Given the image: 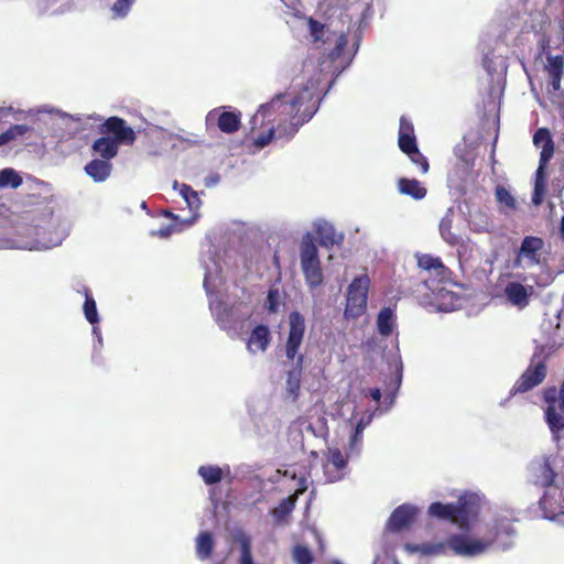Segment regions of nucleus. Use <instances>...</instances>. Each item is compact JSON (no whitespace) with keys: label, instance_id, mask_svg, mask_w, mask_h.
Masks as SVG:
<instances>
[{"label":"nucleus","instance_id":"1","mask_svg":"<svg viewBox=\"0 0 564 564\" xmlns=\"http://www.w3.org/2000/svg\"><path fill=\"white\" fill-rule=\"evenodd\" d=\"M286 94H276L269 102L259 107L251 119V130L267 126L264 132H260L253 139L258 148L267 147L275 133L274 122L278 121L276 131L279 138L291 139L299 128L310 121L317 110V98L308 88L288 100Z\"/></svg>","mask_w":564,"mask_h":564},{"label":"nucleus","instance_id":"2","mask_svg":"<svg viewBox=\"0 0 564 564\" xmlns=\"http://www.w3.org/2000/svg\"><path fill=\"white\" fill-rule=\"evenodd\" d=\"M550 18L543 11L531 14V29L535 33H544L550 25ZM541 54L546 56L545 70L549 75V95L551 101L556 105L564 116V91L561 89V80L564 73V18L558 21L554 35L542 34L539 40Z\"/></svg>","mask_w":564,"mask_h":564},{"label":"nucleus","instance_id":"3","mask_svg":"<svg viewBox=\"0 0 564 564\" xmlns=\"http://www.w3.org/2000/svg\"><path fill=\"white\" fill-rule=\"evenodd\" d=\"M479 506L474 495H462L455 503L433 502L427 509L432 518L449 521L459 529L468 531L471 520L478 516Z\"/></svg>","mask_w":564,"mask_h":564},{"label":"nucleus","instance_id":"4","mask_svg":"<svg viewBox=\"0 0 564 564\" xmlns=\"http://www.w3.org/2000/svg\"><path fill=\"white\" fill-rule=\"evenodd\" d=\"M404 549L410 553L420 552L423 555L437 556L446 555L451 550L454 555L471 557L485 552V545L480 542H470V539L463 534H452L445 541L436 543L411 544L406 543Z\"/></svg>","mask_w":564,"mask_h":564},{"label":"nucleus","instance_id":"5","mask_svg":"<svg viewBox=\"0 0 564 564\" xmlns=\"http://www.w3.org/2000/svg\"><path fill=\"white\" fill-rule=\"evenodd\" d=\"M560 458L556 455H542L533 458L528 466L530 479L533 485L544 489L564 481L560 473Z\"/></svg>","mask_w":564,"mask_h":564},{"label":"nucleus","instance_id":"6","mask_svg":"<svg viewBox=\"0 0 564 564\" xmlns=\"http://www.w3.org/2000/svg\"><path fill=\"white\" fill-rule=\"evenodd\" d=\"M369 288L370 279L367 274L352 279L346 293L345 319L355 321L366 313Z\"/></svg>","mask_w":564,"mask_h":564},{"label":"nucleus","instance_id":"7","mask_svg":"<svg viewBox=\"0 0 564 564\" xmlns=\"http://www.w3.org/2000/svg\"><path fill=\"white\" fill-rule=\"evenodd\" d=\"M300 259L306 284L310 289L318 288L323 283V270L317 247L310 236L302 241Z\"/></svg>","mask_w":564,"mask_h":564},{"label":"nucleus","instance_id":"8","mask_svg":"<svg viewBox=\"0 0 564 564\" xmlns=\"http://www.w3.org/2000/svg\"><path fill=\"white\" fill-rule=\"evenodd\" d=\"M546 408L544 410L545 422L554 435L564 430V380L558 390L550 387L543 393Z\"/></svg>","mask_w":564,"mask_h":564},{"label":"nucleus","instance_id":"9","mask_svg":"<svg viewBox=\"0 0 564 564\" xmlns=\"http://www.w3.org/2000/svg\"><path fill=\"white\" fill-rule=\"evenodd\" d=\"M306 324L304 316L293 311L289 314V333L285 343V357L290 361H295L296 368H302L304 356L299 354L305 335Z\"/></svg>","mask_w":564,"mask_h":564},{"label":"nucleus","instance_id":"10","mask_svg":"<svg viewBox=\"0 0 564 564\" xmlns=\"http://www.w3.org/2000/svg\"><path fill=\"white\" fill-rule=\"evenodd\" d=\"M514 534L513 520L507 516H497L487 532V536L481 540L470 539V542L484 544L485 552L494 544H497L501 550H507L511 545L510 538Z\"/></svg>","mask_w":564,"mask_h":564},{"label":"nucleus","instance_id":"11","mask_svg":"<svg viewBox=\"0 0 564 564\" xmlns=\"http://www.w3.org/2000/svg\"><path fill=\"white\" fill-rule=\"evenodd\" d=\"M52 202L53 194L51 185L37 178H31L29 181V191L22 199L23 206L30 209L33 207H44L47 209L48 214L52 215L53 210L50 206Z\"/></svg>","mask_w":564,"mask_h":564},{"label":"nucleus","instance_id":"12","mask_svg":"<svg viewBox=\"0 0 564 564\" xmlns=\"http://www.w3.org/2000/svg\"><path fill=\"white\" fill-rule=\"evenodd\" d=\"M98 129L100 134L110 137V140L115 141L118 145H130L135 140L134 130L127 124L124 119L117 116L106 119Z\"/></svg>","mask_w":564,"mask_h":564},{"label":"nucleus","instance_id":"13","mask_svg":"<svg viewBox=\"0 0 564 564\" xmlns=\"http://www.w3.org/2000/svg\"><path fill=\"white\" fill-rule=\"evenodd\" d=\"M207 129L217 127L221 132L232 134L240 129L241 113L228 111L225 107L210 110L205 118Z\"/></svg>","mask_w":564,"mask_h":564},{"label":"nucleus","instance_id":"14","mask_svg":"<svg viewBox=\"0 0 564 564\" xmlns=\"http://www.w3.org/2000/svg\"><path fill=\"white\" fill-rule=\"evenodd\" d=\"M539 506L546 519L554 520L564 516V480L546 488L539 500Z\"/></svg>","mask_w":564,"mask_h":564},{"label":"nucleus","instance_id":"15","mask_svg":"<svg viewBox=\"0 0 564 564\" xmlns=\"http://www.w3.org/2000/svg\"><path fill=\"white\" fill-rule=\"evenodd\" d=\"M347 457L338 448H328L326 462L323 464L324 476L327 482L341 480L347 474Z\"/></svg>","mask_w":564,"mask_h":564},{"label":"nucleus","instance_id":"16","mask_svg":"<svg viewBox=\"0 0 564 564\" xmlns=\"http://www.w3.org/2000/svg\"><path fill=\"white\" fill-rule=\"evenodd\" d=\"M546 377V366L543 361L531 364L512 387V393H524L539 386Z\"/></svg>","mask_w":564,"mask_h":564},{"label":"nucleus","instance_id":"17","mask_svg":"<svg viewBox=\"0 0 564 564\" xmlns=\"http://www.w3.org/2000/svg\"><path fill=\"white\" fill-rule=\"evenodd\" d=\"M417 512L416 507L408 503L397 507L387 521L386 530L398 533L409 529L415 522Z\"/></svg>","mask_w":564,"mask_h":564},{"label":"nucleus","instance_id":"18","mask_svg":"<svg viewBox=\"0 0 564 564\" xmlns=\"http://www.w3.org/2000/svg\"><path fill=\"white\" fill-rule=\"evenodd\" d=\"M505 296L510 304L519 310L525 308L530 303V297L533 292V286H525L520 282H509L505 286Z\"/></svg>","mask_w":564,"mask_h":564},{"label":"nucleus","instance_id":"19","mask_svg":"<svg viewBox=\"0 0 564 564\" xmlns=\"http://www.w3.org/2000/svg\"><path fill=\"white\" fill-rule=\"evenodd\" d=\"M271 339L269 326L259 324L251 330L247 339V349L250 354L263 352L269 348Z\"/></svg>","mask_w":564,"mask_h":564},{"label":"nucleus","instance_id":"20","mask_svg":"<svg viewBox=\"0 0 564 564\" xmlns=\"http://www.w3.org/2000/svg\"><path fill=\"white\" fill-rule=\"evenodd\" d=\"M544 247V241L540 237L527 236L523 238L518 252L517 260L528 259L532 264L540 263V252Z\"/></svg>","mask_w":564,"mask_h":564},{"label":"nucleus","instance_id":"21","mask_svg":"<svg viewBox=\"0 0 564 564\" xmlns=\"http://www.w3.org/2000/svg\"><path fill=\"white\" fill-rule=\"evenodd\" d=\"M417 264L421 269L433 273L440 282L446 281L451 271L444 265L441 258L431 254H421L417 257Z\"/></svg>","mask_w":564,"mask_h":564},{"label":"nucleus","instance_id":"22","mask_svg":"<svg viewBox=\"0 0 564 564\" xmlns=\"http://www.w3.org/2000/svg\"><path fill=\"white\" fill-rule=\"evenodd\" d=\"M316 234L319 239V245L330 249L334 246H341L344 242V235L337 232L333 225L324 223L317 226Z\"/></svg>","mask_w":564,"mask_h":564},{"label":"nucleus","instance_id":"23","mask_svg":"<svg viewBox=\"0 0 564 564\" xmlns=\"http://www.w3.org/2000/svg\"><path fill=\"white\" fill-rule=\"evenodd\" d=\"M398 191L415 200L423 199L427 189L415 178L400 177L397 182Z\"/></svg>","mask_w":564,"mask_h":564},{"label":"nucleus","instance_id":"24","mask_svg":"<svg viewBox=\"0 0 564 564\" xmlns=\"http://www.w3.org/2000/svg\"><path fill=\"white\" fill-rule=\"evenodd\" d=\"M112 171V164L106 160L94 159L85 165V172L95 182L106 181Z\"/></svg>","mask_w":564,"mask_h":564},{"label":"nucleus","instance_id":"25","mask_svg":"<svg viewBox=\"0 0 564 564\" xmlns=\"http://www.w3.org/2000/svg\"><path fill=\"white\" fill-rule=\"evenodd\" d=\"M397 323V316L391 307H383L377 315V329L382 337L392 335Z\"/></svg>","mask_w":564,"mask_h":564},{"label":"nucleus","instance_id":"26","mask_svg":"<svg viewBox=\"0 0 564 564\" xmlns=\"http://www.w3.org/2000/svg\"><path fill=\"white\" fill-rule=\"evenodd\" d=\"M119 145L115 141L110 140V137H104L96 139L91 145L95 153L101 156L100 160L110 161L118 154Z\"/></svg>","mask_w":564,"mask_h":564},{"label":"nucleus","instance_id":"27","mask_svg":"<svg viewBox=\"0 0 564 564\" xmlns=\"http://www.w3.org/2000/svg\"><path fill=\"white\" fill-rule=\"evenodd\" d=\"M533 143L539 147L542 144L540 156H553L554 142L547 128H539L533 135Z\"/></svg>","mask_w":564,"mask_h":564},{"label":"nucleus","instance_id":"28","mask_svg":"<svg viewBox=\"0 0 564 564\" xmlns=\"http://www.w3.org/2000/svg\"><path fill=\"white\" fill-rule=\"evenodd\" d=\"M215 542L212 533L204 531L196 538V554L200 560H207L212 556Z\"/></svg>","mask_w":564,"mask_h":564},{"label":"nucleus","instance_id":"29","mask_svg":"<svg viewBox=\"0 0 564 564\" xmlns=\"http://www.w3.org/2000/svg\"><path fill=\"white\" fill-rule=\"evenodd\" d=\"M236 541L240 544L239 564H254L252 558L251 539L248 534L240 531L236 534Z\"/></svg>","mask_w":564,"mask_h":564},{"label":"nucleus","instance_id":"30","mask_svg":"<svg viewBox=\"0 0 564 564\" xmlns=\"http://www.w3.org/2000/svg\"><path fill=\"white\" fill-rule=\"evenodd\" d=\"M22 182L21 175L15 170L11 167L0 170V188H18Z\"/></svg>","mask_w":564,"mask_h":564},{"label":"nucleus","instance_id":"31","mask_svg":"<svg viewBox=\"0 0 564 564\" xmlns=\"http://www.w3.org/2000/svg\"><path fill=\"white\" fill-rule=\"evenodd\" d=\"M299 424L302 430L310 432L314 436H323L327 431L326 419L321 415L316 419V426L307 417H300Z\"/></svg>","mask_w":564,"mask_h":564},{"label":"nucleus","instance_id":"32","mask_svg":"<svg viewBox=\"0 0 564 564\" xmlns=\"http://www.w3.org/2000/svg\"><path fill=\"white\" fill-rule=\"evenodd\" d=\"M83 308L85 317L89 324L95 325L99 323L97 304L88 289L85 290V302Z\"/></svg>","mask_w":564,"mask_h":564},{"label":"nucleus","instance_id":"33","mask_svg":"<svg viewBox=\"0 0 564 564\" xmlns=\"http://www.w3.org/2000/svg\"><path fill=\"white\" fill-rule=\"evenodd\" d=\"M198 475L203 478L206 485H214L223 479V470L218 466L206 465L198 468Z\"/></svg>","mask_w":564,"mask_h":564},{"label":"nucleus","instance_id":"34","mask_svg":"<svg viewBox=\"0 0 564 564\" xmlns=\"http://www.w3.org/2000/svg\"><path fill=\"white\" fill-rule=\"evenodd\" d=\"M30 131V127L26 124H13L7 131L0 134V147L8 144L15 140L18 137L24 135Z\"/></svg>","mask_w":564,"mask_h":564},{"label":"nucleus","instance_id":"35","mask_svg":"<svg viewBox=\"0 0 564 564\" xmlns=\"http://www.w3.org/2000/svg\"><path fill=\"white\" fill-rule=\"evenodd\" d=\"M440 234L442 238L449 245L456 246L460 242V237L452 231V219L443 218L440 223Z\"/></svg>","mask_w":564,"mask_h":564},{"label":"nucleus","instance_id":"36","mask_svg":"<svg viewBox=\"0 0 564 564\" xmlns=\"http://www.w3.org/2000/svg\"><path fill=\"white\" fill-rule=\"evenodd\" d=\"M495 194L498 203L503 209L514 210L517 208L514 197L505 186H497Z\"/></svg>","mask_w":564,"mask_h":564},{"label":"nucleus","instance_id":"37","mask_svg":"<svg viewBox=\"0 0 564 564\" xmlns=\"http://www.w3.org/2000/svg\"><path fill=\"white\" fill-rule=\"evenodd\" d=\"M307 25H308L310 34L313 39V42L324 44L325 43L324 34H325L326 25L324 23L315 20L312 17H310L307 19Z\"/></svg>","mask_w":564,"mask_h":564},{"label":"nucleus","instance_id":"38","mask_svg":"<svg viewBox=\"0 0 564 564\" xmlns=\"http://www.w3.org/2000/svg\"><path fill=\"white\" fill-rule=\"evenodd\" d=\"M181 194L191 210H197L200 207V198L198 197L197 192H195L189 185L183 184Z\"/></svg>","mask_w":564,"mask_h":564},{"label":"nucleus","instance_id":"39","mask_svg":"<svg viewBox=\"0 0 564 564\" xmlns=\"http://www.w3.org/2000/svg\"><path fill=\"white\" fill-rule=\"evenodd\" d=\"M164 215L166 217L173 218V223L167 226L161 227L158 231L152 230L151 231L152 236L159 235L160 237L166 238V237L171 236L173 232L182 230L183 224L177 221L176 217H174V215L172 213L164 212Z\"/></svg>","mask_w":564,"mask_h":564},{"label":"nucleus","instance_id":"40","mask_svg":"<svg viewBox=\"0 0 564 564\" xmlns=\"http://www.w3.org/2000/svg\"><path fill=\"white\" fill-rule=\"evenodd\" d=\"M293 558L296 564H312L314 562L312 552L305 545H296L293 549Z\"/></svg>","mask_w":564,"mask_h":564},{"label":"nucleus","instance_id":"41","mask_svg":"<svg viewBox=\"0 0 564 564\" xmlns=\"http://www.w3.org/2000/svg\"><path fill=\"white\" fill-rule=\"evenodd\" d=\"M411 162L415 164L421 174H426L430 170V163L427 161V158L416 148V150H413L410 152V154H406Z\"/></svg>","mask_w":564,"mask_h":564},{"label":"nucleus","instance_id":"42","mask_svg":"<svg viewBox=\"0 0 564 564\" xmlns=\"http://www.w3.org/2000/svg\"><path fill=\"white\" fill-rule=\"evenodd\" d=\"M134 2L135 0H117L111 7L112 18H124Z\"/></svg>","mask_w":564,"mask_h":564},{"label":"nucleus","instance_id":"43","mask_svg":"<svg viewBox=\"0 0 564 564\" xmlns=\"http://www.w3.org/2000/svg\"><path fill=\"white\" fill-rule=\"evenodd\" d=\"M280 292L276 288H270L267 295V311L274 314L279 311Z\"/></svg>","mask_w":564,"mask_h":564},{"label":"nucleus","instance_id":"44","mask_svg":"<svg viewBox=\"0 0 564 564\" xmlns=\"http://www.w3.org/2000/svg\"><path fill=\"white\" fill-rule=\"evenodd\" d=\"M398 145L404 154H410L417 148L416 138L415 135H398Z\"/></svg>","mask_w":564,"mask_h":564},{"label":"nucleus","instance_id":"45","mask_svg":"<svg viewBox=\"0 0 564 564\" xmlns=\"http://www.w3.org/2000/svg\"><path fill=\"white\" fill-rule=\"evenodd\" d=\"M551 156H540L539 160V167L535 172V181L534 184H544L546 186V167L549 164V161L551 160Z\"/></svg>","mask_w":564,"mask_h":564},{"label":"nucleus","instance_id":"46","mask_svg":"<svg viewBox=\"0 0 564 564\" xmlns=\"http://www.w3.org/2000/svg\"><path fill=\"white\" fill-rule=\"evenodd\" d=\"M399 135H415L414 126L405 116H401L400 118Z\"/></svg>","mask_w":564,"mask_h":564},{"label":"nucleus","instance_id":"47","mask_svg":"<svg viewBox=\"0 0 564 564\" xmlns=\"http://www.w3.org/2000/svg\"><path fill=\"white\" fill-rule=\"evenodd\" d=\"M546 186L544 184H534V191L532 195V203L535 206H539L542 204L544 194H545Z\"/></svg>","mask_w":564,"mask_h":564},{"label":"nucleus","instance_id":"48","mask_svg":"<svg viewBox=\"0 0 564 564\" xmlns=\"http://www.w3.org/2000/svg\"><path fill=\"white\" fill-rule=\"evenodd\" d=\"M347 45V36L345 34H340L336 41V45L332 52L334 57H339Z\"/></svg>","mask_w":564,"mask_h":564},{"label":"nucleus","instance_id":"49","mask_svg":"<svg viewBox=\"0 0 564 564\" xmlns=\"http://www.w3.org/2000/svg\"><path fill=\"white\" fill-rule=\"evenodd\" d=\"M290 386V392L293 394L294 398L297 397L299 390H300V382L299 380H295L294 382L291 380V377L288 380Z\"/></svg>","mask_w":564,"mask_h":564},{"label":"nucleus","instance_id":"50","mask_svg":"<svg viewBox=\"0 0 564 564\" xmlns=\"http://www.w3.org/2000/svg\"><path fill=\"white\" fill-rule=\"evenodd\" d=\"M293 506H294V503L291 500V498L283 500L282 503L280 505L281 510L284 513H289L292 510Z\"/></svg>","mask_w":564,"mask_h":564},{"label":"nucleus","instance_id":"51","mask_svg":"<svg viewBox=\"0 0 564 564\" xmlns=\"http://www.w3.org/2000/svg\"><path fill=\"white\" fill-rule=\"evenodd\" d=\"M361 440V427L360 424L357 426L355 433L351 436L350 445L354 446L357 442Z\"/></svg>","mask_w":564,"mask_h":564},{"label":"nucleus","instance_id":"52","mask_svg":"<svg viewBox=\"0 0 564 564\" xmlns=\"http://www.w3.org/2000/svg\"><path fill=\"white\" fill-rule=\"evenodd\" d=\"M369 395L373 401L379 402L381 399V391L379 388H372L369 390Z\"/></svg>","mask_w":564,"mask_h":564},{"label":"nucleus","instance_id":"53","mask_svg":"<svg viewBox=\"0 0 564 564\" xmlns=\"http://www.w3.org/2000/svg\"><path fill=\"white\" fill-rule=\"evenodd\" d=\"M561 231L564 235V216L561 219Z\"/></svg>","mask_w":564,"mask_h":564},{"label":"nucleus","instance_id":"54","mask_svg":"<svg viewBox=\"0 0 564 564\" xmlns=\"http://www.w3.org/2000/svg\"><path fill=\"white\" fill-rule=\"evenodd\" d=\"M142 208H143V210H148L147 204L144 202H143Z\"/></svg>","mask_w":564,"mask_h":564}]
</instances>
